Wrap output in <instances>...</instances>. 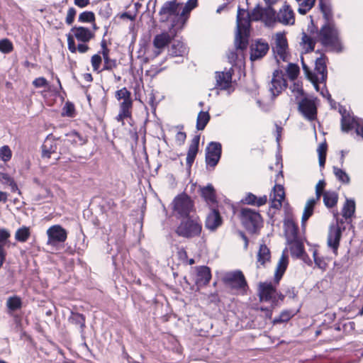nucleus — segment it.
Returning <instances> with one entry per match:
<instances>
[{"label": "nucleus", "mask_w": 363, "mask_h": 363, "mask_svg": "<svg viewBox=\"0 0 363 363\" xmlns=\"http://www.w3.org/2000/svg\"><path fill=\"white\" fill-rule=\"evenodd\" d=\"M102 62V57L99 55V53L94 54L91 58V63L93 67V71L96 72H100L103 71L102 69H99L101 64Z\"/></svg>", "instance_id": "56"}, {"label": "nucleus", "mask_w": 363, "mask_h": 363, "mask_svg": "<svg viewBox=\"0 0 363 363\" xmlns=\"http://www.w3.org/2000/svg\"><path fill=\"white\" fill-rule=\"evenodd\" d=\"M284 228L288 245L291 244L294 240L299 239L298 237V227L292 219L287 218L284 220Z\"/></svg>", "instance_id": "17"}, {"label": "nucleus", "mask_w": 363, "mask_h": 363, "mask_svg": "<svg viewBox=\"0 0 363 363\" xmlns=\"http://www.w3.org/2000/svg\"><path fill=\"white\" fill-rule=\"evenodd\" d=\"M221 280L224 284L233 289L245 291L248 288L247 280L240 269L225 272Z\"/></svg>", "instance_id": "6"}, {"label": "nucleus", "mask_w": 363, "mask_h": 363, "mask_svg": "<svg viewBox=\"0 0 363 363\" xmlns=\"http://www.w3.org/2000/svg\"><path fill=\"white\" fill-rule=\"evenodd\" d=\"M277 22L284 25H294V13L289 4H285L277 13Z\"/></svg>", "instance_id": "21"}, {"label": "nucleus", "mask_w": 363, "mask_h": 363, "mask_svg": "<svg viewBox=\"0 0 363 363\" xmlns=\"http://www.w3.org/2000/svg\"><path fill=\"white\" fill-rule=\"evenodd\" d=\"M233 69L231 68L228 72H216V87L220 90H227L231 86Z\"/></svg>", "instance_id": "16"}, {"label": "nucleus", "mask_w": 363, "mask_h": 363, "mask_svg": "<svg viewBox=\"0 0 363 363\" xmlns=\"http://www.w3.org/2000/svg\"><path fill=\"white\" fill-rule=\"evenodd\" d=\"M67 46L68 50L72 52L75 53L77 52V46H76L75 41H74V37L71 35L70 33L67 35Z\"/></svg>", "instance_id": "62"}, {"label": "nucleus", "mask_w": 363, "mask_h": 363, "mask_svg": "<svg viewBox=\"0 0 363 363\" xmlns=\"http://www.w3.org/2000/svg\"><path fill=\"white\" fill-rule=\"evenodd\" d=\"M291 245L290 252L292 257L298 259L305 254L304 245L300 239L294 240Z\"/></svg>", "instance_id": "34"}, {"label": "nucleus", "mask_w": 363, "mask_h": 363, "mask_svg": "<svg viewBox=\"0 0 363 363\" xmlns=\"http://www.w3.org/2000/svg\"><path fill=\"white\" fill-rule=\"evenodd\" d=\"M333 173L335 175L337 180H339L342 184H349L350 182V179L347 172L335 166L333 167Z\"/></svg>", "instance_id": "48"}, {"label": "nucleus", "mask_w": 363, "mask_h": 363, "mask_svg": "<svg viewBox=\"0 0 363 363\" xmlns=\"http://www.w3.org/2000/svg\"><path fill=\"white\" fill-rule=\"evenodd\" d=\"M282 290L285 293L286 296H288L289 298L294 300L297 298L298 291L294 286L289 285H284L282 286Z\"/></svg>", "instance_id": "57"}, {"label": "nucleus", "mask_w": 363, "mask_h": 363, "mask_svg": "<svg viewBox=\"0 0 363 363\" xmlns=\"http://www.w3.org/2000/svg\"><path fill=\"white\" fill-rule=\"evenodd\" d=\"M33 85L35 88L46 87L48 86V82L45 77H40L33 80Z\"/></svg>", "instance_id": "64"}, {"label": "nucleus", "mask_w": 363, "mask_h": 363, "mask_svg": "<svg viewBox=\"0 0 363 363\" xmlns=\"http://www.w3.org/2000/svg\"><path fill=\"white\" fill-rule=\"evenodd\" d=\"M265 25L270 26L277 21V13L275 9L270 5L264 8V20Z\"/></svg>", "instance_id": "33"}, {"label": "nucleus", "mask_w": 363, "mask_h": 363, "mask_svg": "<svg viewBox=\"0 0 363 363\" xmlns=\"http://www.w3.org/2000/svg\"><path fill=\"white\" fill-rule=\"evenodd\" d=\"M269 45L262 38L255 39L250 45V60L252 62L262 59L269 52Z\"/></svg>", "instance_id": "10"}, {"label": "nucleus", "mask_w": 363, "mask_h": 363, "mask_svg": "<svg viewBox=\"0 0 363 363\" xmlns=\"http://www.w3.org/2000/svg\"><path fill=\"white\" fill-rule=\"evenodd\" d=\"M200 135H196L191 140L186 155V165L191 168L199 149Z\"/></svg>", "instance_id": "24"}, {"label": "nucleus", "mask_w": 363, "mask_h": 363, "mask_svg": "<svg viewBox=\"0 0 363 363\" xmlns=\"http://www.w3.org/2000/svg\"><path fill=\"white\" fill-rule=\"evenodd\" d=\"M78 21L80 23H94L95 21V14L93 11H83L79 14Z\"/></svg>", "instance_id": "52"}, {"label": "nucleus", "mask_w": 363, "mask_h": 363, "mask_svg": "<svg viewBox=\"0 0 363 363\" xmlns=\"http://www.w3.org/2000/svg\"><path fill=\"white\" fill-rule=\"evenodd\" d=\"M328 58L324 53H322L321 56L318 57L315 61V71L317 74L321 75L320 82L323 84L326 83L328 79Z\"/></svg>", "instance_id": "22"}, {"label": "nucleus", "mask_w": 363, "mask_h": 363, "mask_svg": "<svg viewBox=\"0 0 363 363\" xmlns=\"http://www.w3.org/2000/svg\"><path fill=\"white\" fill-rule=\"evenodd\" d=\"M196 283L204 286L208 284L212 277L210 267L206 265L199 266L196 268Z\"/></svg>", "instance_id": "27"}, {"label": "nucleus", "mask_w": 363, "mask_h": 363, "mask_svg": "<svg viewBox=\"0 0 363 363\" xmlns=\"http://www.w3.org/2000/svg\"><path fill=\"white\" fill-rule=\"evenodd\" d=\"M242 225L250 234L257 233L262 225V218L259 211L250 208H242L240 212Z\"/></svg>", "instance_id": "4"}, {"label": "nucleus", "mask_w": 363, "mask_h": 363, "mask_svg": "<svg viewBox=\"0 0 363 363\" xmlns=\"http://www.w3.org/2000/svg\"><path fill=\"white\" fill-rule=\"evenodd\" d=\"M170 21L171 24L169 28L171 30L177 28H179V29H183L186 24L184 21L183 22L182 18L179 16V11L177 13V14L172 16Z\"/></svg>", "instance_id": "49"}, {"label": "nucleus", "mask_w": 363, "mask_h": 363, "mask_svg": "<svg viewBox=\"0 0 363 363\" xmlns=\"http://www.w3.org/2000/svg\"><path fill=\"white\" fill-rule=\"evenodd\" d=\"M286 72L289 79L294 81L299 74L300 68L296 63H289Z\"/></svg>", "instance_id": "47"}, {"label": "nucleus", "mask_w": 363, "mask_h": 363, "mask_svg": "<svg viewBox=\"0 0 363 363\" xmlns=\"http://www.w3.org/2000/svg\"><path fill=\"white\" fill-rule=\"evenodd\" d=\"M101 50L98 52L99 55H102L104 61V65L102 70L110 71L116 67L117 63L116 60H112L109 57L110 49L107 46L106 40L103 38L101 41Z\"/></svg>", "instance_id": "19"}, {"label": "nucleus", "mask_w": 363, "mask_h": 363, "mask_svg": "<svg viewBox=\"0 0 363 363\" xmlns=\"http://www.w3.org/2000/svg\"><path fill=\"white\" fill-rule=\"evenodd\" d=\"M169 33L166 31L155 35L152 44L153 46L159 50H163L170 44Z\"/></svg>", "instance_id": "32"}, {"label": "nucleus", "mask_w": 363, "mask_h": 363, "mask_svg": "<svg viewBox=\"0 0 363 363\" xmlns=\"http://www.w3.org/2000/svg\"><path fill=\"white\" fill-rule=\"evenodd\" d=\"M277 293V285L271 281L260 282L258 288V296L261 302H269Z\"/></svg>", "instance_id": "14"}, {"label": "nucleus", "mask_w": 363, "mask_h": 363, "mask_svg": "<svg viewBox=\"0 0 363 363\" xmlns=\"http://www.w3.org/2000/svg\"><path fill=\"white\" fill-rule=\"evenodd\" d=\"M13 49V45L11 41L8 38L0 40V52L8 54L10 53Z\"/></svg>", "instance_id": "53"}, {"label": "nucleus", "mask_w": 363, "mask_h": 363, "mask_svg": "<svg viewBox=\"0 0 363 363\" xmlns=\"http://www.w3.org/2000/svg\"><path fill=\"white\" fill-rule=\"evenodd\" d=\"M74 106L70 101H67L63 107V116H67L68 117H72L74 115Z\"/></svg>", "instance_id": "59"}, {"label": "nucleus", "mask_w": 363, "mask_h": 363, "mask_svg": "<svg viewBox=\"0 0 363 363\" xmlns=\"http://www.w3.org/2000/svg\"><path fill=\"white\" fill-rule=\"evenodd\" d=\"M316 203H311L308 204V201H307L304 211L303 213L302 218H301V225L304 226L305 223L310 218V217L313 214L314 208Z\"/></svg>", "instance_id": "50"}, {"label": "nucleus", "mask_w": 363, "mask_h": 363, "mask_svg": "<svg viewBox=\"0 0 363 363\" xmlns=\"http://www.w3.org/2000/svg\"><path fill=\"white\" fill-rule=\"evenodd\" d=\"M338 200V195L335 191H327L323 194V203L325 206L331 208L336 206Z\"/></svg>", "instance_id": "37"}, {"label": "nucleus", "mask_w": 363, "mask_h": 363, "mask_svg": "<svg viewBox=\"0 0 363 363\" xmlns=\"http://www.w3.org/2000/svg\"><path fill=\"white\" fill-rule=\"evenodd\" d=\"M132 106L133 105H128L126 102H122L120 105L119 113L116 116V119L118 122H122L123 124V120L131 116L130 109Z\"/></svg>", "instance_id": "42"}, {"label": "nucleus", "mask_w": 363, "mask_h": 363, "mask_svg": "<svg viewBox=\"0 0 363 363\" xmlns=\"http://www.w3.org/2000/svg\"><path fill=\"white\" fill-rule=\"evenodd\" d=\"M341 227L337 224L331 225L328 235V245L330 247L334 254H337L340 242L342 237V230Z\"/></svg>", "instance_id": "13"}, {"label": "nucleus", "mask_w": 363, "mask_h": 363, "mask_svg": "<svg viewBox=\"0 0 363 363\" xmlns=\"http://www.w3.org/2000/svg\"><path fill=\"white\" fill-rule=\"evenodd\" d=\"M338 111L341 115V130L345 133L350 132L352 130V116L343 106H340Z\"/></svg>", "instance_id": "28"}, {"label": "nucleus", "mask_w": 363, "mask_h": 363, "mask_svg": "<svg viewBox=\"0 0 363 363\" xmlns=\"http://www.w3.org/2000/svg\"><path fill=\"white\" fill-rule=\"evenodd\" d=\"M201 196L203 200L208 204L217 203L216 189L211 184L201 187Z\"/></svg>", "instance_id": "29"}, {"label": "nucleus", "mask_w": 363, "mask_h": 363, "mask_svg": "<svg viewBox=\"0 0 363 363\" xmlns=\"http://www.w3.org/2000/svg\"><path fill=\"white\" fill-rule=\"evenodd\" d=\"M250 22L259 21L264 20V7L261 6L259 4H257L254 9L250 13Z\"/></svg>", "instance_id": "46"}, {"label": "nucleus", "mask_w": 363, "mask_h": 363, "mask_svg": "<svg viewBox=\"0 0 363 363\" xmlns=\"http://www.w3.org/2000/svg\"><path fill=\"white\" fill-rule=\"evenodd\" d=\"M12 157V152L8 145H4L0 148V160L4 162H9Z\"/></svg>", "instance_id": "54"}, {"label": "nucleus", "mask_w": 363, "mask_h": 363, "mask_svg": "<svg viewBox=\"0 0 363 363\" xmlns=\"http://www.w3.org/2000/svg\"><path fill=\"white\" fill-rule=\"evenodd\" d=\"M295 314L296 313L293 310H284L278 317H276L272 320V323L273 325H277L286 323L290 320Z\"/></svg>", "instance_id": "40"}, {"label": "nucleus", "mask_w": 363, "mask_h": 363, "mask_svg": "<svg viewBox=\"0 0 363 363\" xmlns=\"http://www.w3.org/2000/svg\"><path fill=\"white\" fill-rule=\"evenodd\" d=\"M172 209L175 217L179 219L191 217L190 213L194 210V202L191 197L185 193L177 195L172 201Z\"/></svg>", "instance_id": "5"}, {"label": "nucleus", "mask_w": 363, "mask_h": 363, "mask_svg": "<svg viewBox=\"0 0 363 363\" xmlns=\"http://www.w3.org/2000/svg\"><path fill=\"white\" fill-rule=\"evenodd\" d=\"M313 259L315 264L321 269H325L327 267L326 262L324 261L323 258L319 257L318 256L317 251L313 252Z\"/></svg>", "instance_id": "60"}, {"label": "nucleus", "mask_w": 363, "mask_h": 363, "mask_svg": "<svg viewBox=\"0 0 363 363\" xmlns=\"http://www.w3.org/2000/svg\"><path fill=\"white\" fill-rule=\"evenodd\" d=\"M240 6L238 9L237 13V26L235 38V49L240 51L247 50L249 45V38L250 35V14L249 12Z\"/></svg>", "instance_id": "2"}, {"label": "nucleus", "mask_w": 363, "mask_h": 363, "mask_svg": "<svg viewBox=\"0 0 363 363\" xmlns=\"http://www.w3.org/2000/svg\"><path fill=\"white\" fill-rule=\"evenodd\" d=\"M115 96L118 101L123 99V102H126L128 105H133L131 92L128 91L126 87L116 91Z\"/></svg>", "instance_id": "43"}, {"label": "nucleus", "mask_w": 363, "mask_h": 363, "mask_svg": "<svg viewBox=\"0 0 363 363\" xmlns=\"http://www.w3.org/2000/svg\"><path fill=\"white\" fill-rule=\"evenodd\" d=\"M271 258V252L265 244H261L257 252V262L264 265Z\"/></svg>", "instance_id": "35"}, {"label": "nucleus", "mask_w": 363, "mask_h": 363, "mask_svg": "<svg viewBox=\"0 0 363 363\" xmlns=\"http://www.w3.org/2000/svg\"><path fill=\"white\" fill-rule=\"evenodd\" d=\"M223 223V218L217 208H211L205 220V227L211 231H215Z\"/></svg>", "instance_id": "18"}, {"label": "nucleus", "mask_w": 363, "mask_h": 363, "mask_svg": "<svg viewBox=\"0 0 363 363\" xmlns=\"http://www.w3.org/2000/svg\"><path fill=\"white\" fill-rule=\"evenodd\" d=\"M287 81L284 77L282 70H274L271 80V86H269V91L272 97L274 98L279 96L287 87Z\"/></svg>", "instance_id": "11"}, {"label": "nucleus", "mask_w": 363, "mask_h": 363, "mask_svg": "<svg viewBox=\"0 0 363 363\" xmlns=\"http://www.w3.org/2000/svg\"><path fill=\"white\" fill-rule=\"evenodd\" d=\"M0 182L4 185H10L15 180L8 173L0 172Z\"/></svg>", "instance_id": "63"}, {"label": "nucleus", "mask_w": 363, "mask_h": 363, "mask_svg": "<svg viewBox=\"0 0 363 363\" xmlns=\"http://www.w3.org/2000/svg\"><path fill=\"white\" fill-rule=\"evenodd\" d=\"M23 302L21 298L16 296H12L8 298L6 307L9 311L14 312L22 308Z\"/></svg>", "instance_id": "39"}, {"label": "nucleus", "mask_w": 363, "mask_h": 363, "mask_svg": "<svg viewBox=\"0 0 363 363\" xmlns=\"http://www.w3.org/2000/svg\"><path fill=\"white\" fill-rule=\"evenodd\" d=\"M267 201V196L264 195L260 197H257L256 195L251 192L246 194L245 198L242 199L241 202L244 204L255 206L260 207L264 205Z\"/></svg>", "instance_id": "30"}, {"label": "nucleus", "mask_w": 363, "mask_h": 363, "mask_svg": "<svg viewBox=\"0 0 363 363\" xmlns=\"http://www.w3.org/2000/svg\"><path fill=\"white\" fill-rule=\"evenodd\" d=\"M355 212V201L352 199H347L342 208V216L347 220L350 219Z\"/></svg>", "instance_id": "36"}, {"label": "nucleus", "mask_w": 363, "mask_h": 363, "mask_svg": "<svg viewBox=\"0 0 363 363\" xmlns=\"http://www.w3.org/2000/svg\"><path fill=\"white\" fill-rule=\"evenodd\" d=\"M30 235V229L28 227L23 226L17 230L15 234V239L18 242H25Z\"/></svg>", "instance_id": "45"}, {"label": "nucleus", "mask_w": 363, "mask_h": 363, "mask_svg": "<svg viewBox=\"0 0 363 363\" xmlns=\"http://www.w3.org/2000/svg\"><path fill=\"white\" fill-rule=\"evenodd\" d=\"M10 232L6 228H0V269L6 261L7 252L5 246L9 242Z\"/></svg>", "instance_id": "23"}, {"label": "nucleus", "mask_w": 363, "mask_h": 363, "mask_svg": "<svg viewBox=\"0 0 363 363\" xmlns=\"http://www.w3.org/2000/svg\"><path fill=\"white\" fill-rule=\"evenodd\" d=\"M302 43L304 45H306L307 47L305 50V53H309L311 52H313L315 50V46L316 43V40L311 37L310 35H307L304 31L302 33Z\"/></svg>", "instance_id": "44"}, {"label": "nucleus", "mask_w": 363, "mask_h": 363, "mask_svg": "<svg viewBox=\"0 0 363 363\" xmlns=\"http://www.w3.org/2000/svg\"><path fill=\"white\" fill-rule=\"evenodd\" d=\"M60 139V137H55L52 133L47 135L43 144L41 145V157L43 158H50L52 153L56 152L57 145L56 141Z\"/></svg>", "instance_id": "15"}, {"label": "nucleus", "mask_w": 363, "mask_h": 363, "mask_svg": "<svg viewBox=\"0 0 363 363\" xmlns=\"http://www.w3.org/2000/svg\"><path fill=\"white\" fill-rule=\"evenodd\" d=\"M211 119V116L208 111H201L196 119V129L198 130H203L208 123Z\"/></svg>", "instance_id": "38"}, {"label": "nucleus", "mask_w": 363, "mask_h": 363, "mask_svg": "<svg viewBox=\"0 0 363 363\" xmlns=\"http://www.w3.org/2000/svg\"><path fill=\"white\" fill-rule=\"evenodd\" d=\"M318 6L325 20L319 30V41L324 48H328L330 52L342 53L345 46L340 30L333 18L332 6L325 0H319Z\"/></svg>", "instance_id": "1"}, {"label": "nucleus", "mask_w": 363, "mask_h": 363, "mask_svg": "<svg viewBox=\"0 0 363 363\" xmlns=\"http://www.w3.org/2000/svg\"><path fill=\"white\" fill-rule=\"evenodd\" d=\"M352 129L355 128V133L363 138V119L352 115Z\"/></svg>", "instance_id": "51"}, {"label": "nucleus", "mask_w": 363, "mask_h": 363, "mask_svg": "<svg viewBox=\"0 0 363 363\" xmlns=\"http://www.w3.org/2000/svg\"><path fill=\"white\" fill-rule=\"evenodd\" d=\"M47 245L56 246L64 243L67 238V231L61 225L56 224L47 230Z\"/></svg>", "instance_id": "9"}, {"label": "nucleus", "mask_w": 363, "mask_h": 363, "mask_svg": "<svg viewBox=\"0 0 363 363\" xmlns=\"http://www.w3.org/2000/svg\"><path fill=\"white\" fill-rule=\"evenodd\" d=\"M65 135L67 137L68 142L72 145H83L86 142V140L82 136V135L75 130L66 133Z\"/></svg>", "instance_id": "41"}, {"label": "nucleus", "mask_w": 363, "mask_h": 363, "mask_svg": "<svg viewBox=\"0 0 363 363\" xmlns=\"http://www.w3.org/2000/svg\"><path fill=\"white\" fill-rule=\"evenodd\" d=\"M292 93H297L296 99L299 96H305V92L302 87V84L298 82H294L293 84L289 87Z\"/></svg>", "instance_id": "58"}, {"label": "nucleus", "mask_w": 363, "mask_h": 363, "mask_svg": "<svg viewBox=\"0 0 363 363\" xmlns=\"http://www.w3.org/2000/svg\"><path fill=\"white\" fill-rule=\"evenodd\" d=\"M187 52V47L179 40H174L168 50L167 57H183Z\"/></svg>", "instance_id": "26"}, {"label": "nucleus", "mask_w": 363, "mask_h": 363, "mask_svg": "<svg viewBox=\"0 0 363 363\" xmlns=\"http://www.w3.org/2000/svg\"><path fill=\"white\" fill-rule=\"evenodd\" d=\"M202 230V225L199 218L191 216L183 218L175 230L176 234L182 238L191 239L199 237Z\"/></svg>", "instance_id": "3"}, {"label": "nucleus", "mask_w": 363, "mask_h": 363, "mask_svg": "<svg viewBox=\"0 0 363 363\" xmlns=\"http://www.w3.org/2000/svg\"><path fill=\"white\" fill-rule=\"evenodd\" d=\"M222 156V145L220 142L211 141L206 148L205 161L207 166L215 167Z\"/></svg>", "instance_id": "8"}, {"label": "nucleus", "mask_w": 363, "mask_h": 363, "mask_svg": "<svg viewBox=\"0 0 363 363\" xmlns=\"http://www.w3.org/2000/svg\"><path fill=\"white\" fill-rule=\"evenodd\" d=\"M68 321L70 323L79 327V333L81 334V337L83 340H84V328H86L85 315L77 312L71 311V314L68 318Z\"/></svg>", "instance_id": "25"}, {"label": "nucleus", "mask_w": 363, "mask_h": 363, "mask_svg": "<svg viewBox=\"0 0 363 363\" xmlns=\"http://www.w3.org/2000/svg\"><path fill=\"white\" fill-rule=\"evenodd\" d=\"M273 197L275 199H280L281 200H284L285 198V191L284 186L281 184H276L273 189Z\"/></svg>", "instance_id": "55"}, {"label": "nucleus", "mask_w": 363, "mask_h": 363, "mask_svg": "<svg viewBox=\"0 0 363 363\" xmlns=\"http://www.w3.org/2000/svg\"><path fill=\"white\" fill-rule=\"evenodd\" d=\"M71 31L74 32V37L79 42L87 43L95 36L89 28L84 26H74Z\"/></svg>", "instance_id": "20"}, {"label": "nucleus", "mask_w": 363, "mask_h": 363, "mask_svg": "<svg viewBox=\"0 0 363 363\" xmlns=\"http://www.w3.org/2000/svg\"><path fill=\"white\" fill-rule=\"evenodd\" d=\"M180 6L181 4L177 2V0L164 2L159 11V15L161 16L160 21L162 23L168 21L172 16L177 14L179 11Z\"/></svg>", "instance_id": "12"}, {"label": "nucleus", "mask_w": 363, "mask_h": 363, "mask_svg": "<svg viewBox=\"0 0 363 363\" xmlns=\"http://www.w3.org/2000/svg\"><path fill=\"white\" fill-rule=\"evenodd\" d=\"M77 14V10L74 7H70L67 11L65 22L67 25H72L74 21Z\"/></svg>", "instance_id": "61"}, {"label": "nucleus", "mask_w": 363, "mask_h": 363, "mask_svg": "<svg viewBox=\"0 0 363 363\" xmlns=\"http://www.w3.org/2000/svg\"><path fill=\"white\" fill-rule=\"evenodd\" d=\"M316 101V97L309 98L305 96L298 102V111L309 121H313L317 118L318 108Z\"/></svg>", "instance_id": "7"}, {"label": "nucleus", "mask_w": 363, "mask_h": 363, "mask_svg": "<svg viewBox=\"0 0 363 363\" xmlns=\"http://www.w3.org/2000/svg\"><path fill=\"white\" fill-rule=\"evenodd\" d=\"M288 41L285 33H277L275 38V47L272 48V52L275 55L277 52H281L288 50Z\"/></svg>", "instance_id": "31"}]
</instances>
